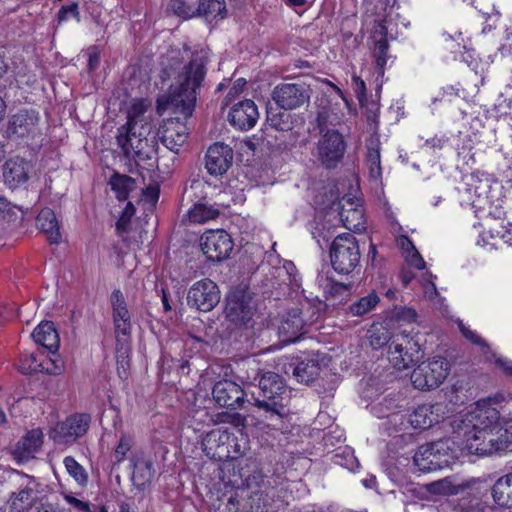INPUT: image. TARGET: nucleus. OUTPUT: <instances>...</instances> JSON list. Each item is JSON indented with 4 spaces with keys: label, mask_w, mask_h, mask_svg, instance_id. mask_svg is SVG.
<instances>
[{
    "label": "nucleus",
    "mask_w": 512,
    "mask_h": 512,
    "mask_svg": "<svg viewBox=\"0 0 512 512\" xmlns=\"http://www.w3.org/2000/svg\"><path fill=\"white\" fill-rule=\"evenodd\" d=\"M420 345L406 330L394 333L388 347V358L397 370L409 368L418 361Z\"/></svg>",
    "instance_id": "9d476101"
},
{
    "label": "nucleus",
    "mask_w": 512,
    "mask_h": 512,
    "mask_svg": "<svg viewBox=\"0 0 512 512\" xmlns=\"http://www.w3.org/2000/svg\"><path fill=\"white\" fill-rule=\"evenodd\" d=\"M225 313L235 325L253 328L256 313L254 290L246 283L233 287L226 297Z\"/></svg>",
    "instance_id": "0eeeda50"
},
{
    "label": "nucleus",
    "mask_w": 512,
    "mask_h": 512,
    "mask_svg": "<svg viewBox=\"0 0 512 512\" xmlns=\"http://www.w3.org/2000/svg\"><path fill=\"white\" fill-rule=\"evenodd\" d=\"M191 418L194 423L199 425H210L216 423L214 416L210 414L206 407H200L191 412Z\"/></svg>",
    "instance_id": "8fccbe9b"
},
{
    "label": "nucleus",
    "mask_w": 512,
    "mask_h": 512,
    "mask_svg": "<svg viewBox=\"0 0 512 512\" xmlns=\"http://www.w3.org/2000/svg\"><path fill=\"white\" fill-rule=\"evenodd\" d=\"M147 108L148 104L144 99L136 100L133 102L130 109L128 110L127 123L119 128V133L137 130L138 122L141 121L140 118L144 115Z\"/></svg>",
    "instance_id": "ea45409f"
},
{
    "label": "nucleus",
    "mask_w": 512,
    "mask_h": 512,
    "mask_svg": "<svg viewBox=\"0 0 512 512\" xmlns=\"http://www.w3.org/2000/svg\"><path fill=\"white\" fill-rule=\"evenodd\" d=\"M161 142L169 150L177 153L188 137L187 127L178 120L170 119L157 133Z\"/></svg>",
    "instance_id": "4be33fe9"
},
{
    "label": "nucleus",
    "mask_w": 512,
    "mask_h": 512,
    "mask_svg": "<svg viewBox=\"0 0 512 512\" xmlns=\"http://www.w3.org/2000/svg\"><path fill=\"white\" fill-rule=\"evenodd\" d=\"M208 55L205 51L196 52L190 62L184 66L180 75L179 86L170 89L166 98V106H172L185 118H189L195 108L197 89L200 88L206 75Z\"/></svg>",
    "instance_id": "20e7f679"
},
{
    "label": "nucleus",
    "mask_w": 512,
    "mask_h": 512,
    "mask_svg": "<svg viewBox=\"0 0 512 512\" xmlns=\"http://www.w3.org/2000/svg\"><path fill=\"white\" fill-rule=\"evenodd\" d=\"M311 98L310 86L303 82L280 83L272 91V99L284 110H295L307 104Z\"/></svg>",
    "instance_id": "9b49d317"
},
{
    "label": "nucleus",
    "mask_w": 512,
    "mask_h": 512,
    "mask_svg": "<svg viewBox=\"0 0 512 512\" xmlns=\"http://www.w3.org/2000/svg\"><path fill=\"white\" fill-rule=\"evenodd\" d=\"M38 228L45 233L50 243H58L61 240L58 220L53 210L44 208L36 219Z\"/></svg>",
    "instance_id": "7c9ffc66"
},
{
    "label": "nucleus",
    "mask_w": 512,
    "mask_h": 512,
    "mask_svg": "<svg viewBox=\"0 0 512 512\" xmlns=\"http://www.w3.org/2000/svg\"><path fill=\"white\" fill-rule=\"evenodd\" d=\"M220 211L214 205L206 202H197L188 211V217L191 222L204 223L209 220L215 219L219 216Z\"/></svg>",
    "instance_id": "c9c22d12"
},
{
    "label": "nucleus",
    "mask_w": 512,
    "mask_h": 512,
    "mask_svg": "<svg viewBox=\"0 0 512 512\" xmlns=\"http://www.w3.org/2000/svg\"><path fill=\"white\" fill-rule=\"evenodd\" d=\"M464 485L456 483L452 478H444L439 481L432 482L427 485V490L434 495L451 496L457 495L463 491Z\"/></svg>",
    "instance_id": "e433bc0d"
},
{
    "label": "nucleus",
    "mask_w": 512,
    "mask_h": 512,
    "mask_svg": "<svg viewBox=\"0 0 512 512\" xmlns=\"http://www.w3.org/2000/svg\"><path fill=\"white\" fill-rule=\"evenodd\" d=\"M157 142L155 137L152 139V147H148L146 150H141L139 146H133L132 150L135 154L136 160L139 162L146 163L149 167H154L157 163Z\"/></svg>",
    "instance_id": "a18cd8bd"
},
{
    "label": "nucleus",
    "mask_w": 512,
    "mask_h": 512,
    "mask_svg": "<svg viewBox=\"0 0 512 512\" xmlns=\"http://www.w3.org/2000/svg\"><path fill=\"white\" fill-rule=\"evenodd\" d=\"M367 166L369 170V176L375 181H379L382 176L380 151L378 145L368 147L367 152Z\"/></svg>",
    "instance_id": "79ce46f5"
},
{
    "label": "nucleus",
    "mask_w": 512,
    "mask_h": 512,
    "mask_svg": "<svg viewBox=\"0 0 512 512\" xmlns=\"http://www.w3.org/2000/svg\"><path fill=\"white\" fill-rule=\"evenodd\" d=\"M450 372V363L441 356H435L420 363L411 374L416 389L431 390L439 387Z\"/></svg>",
    "instance_id": "6e6552de"
},
{
    "label": "nucleus",
    "mask_w": 512,
    "mask_h": 512,
    "mask_svg": "<svg viewBox=\"0 0 512 512\" xmlns=\"http://www.w3.org/2000/svg\"><path fill=\"white\" fill-rule=\"evenodd\" d=\"M493 501L500 507L512 508V472L499 477L492 486Z\"/></svg>",
    "instance_id": "c756f323"
},
{
    "label": "nucleus",
    "mask_w": 512,
    "mask_h": 512,
    "mask_svg": "<svg viewBox=\"0 0 512 512\" xmlns=\"http://www.w3.org/2000/svg\"><path fill=\"white\" fill-rule=\"evenodd\" d=\"M133 466L132 483L139 491H144L154 477L153 462L144 457H133L131 459Z\"/></svg>",
    "instance_id": "bb28decb"
},
{
    "label": "nucleus",
    "mask_w": 512,
    "mask_h": 512,
    "mask_svg": "<svg viewBox=\"0 0 512 512\" xmlns=\"http://www.w3.org/2000/svg\"><path fill=\"white\" fill-rule=\"evenodd\" d=\"M43 434L39 429H33L19 440L14 449V455L21 461H27L40 449Z\"/></svg>",
    "instance_id": "cd10ccee"
},
{
    "label": "nucleus",
    "mask_w": 512,
    "mask_h": 512,
    "mask_svg": "<svg viewBox=\"0 0 512 512\" xmlns=\"http://www.w3.org/2000/svg\"><path fill=\"white\" fill-rule=\"evenodd\" d=\"M228 120L240 130H249L256 124V105L253 100L246 99L235 104L228 115Z\"/></svg>",
    "instance_id": "5701e85b"
},
{
    "label": "nucleus",
    "mask_w": 512,
    "mask_h": 512,
    "mask_svg": "<svg viewBox=\"0 0 512 512\" xmlns=\"http://www.w3.org/2000/svg\"><path fill=\"white\" fill-rule=\"evenodd\" d=\"M200 247L208 260L221 262L230 256L234 243L226 231L209 230L201 236Z\"/></svg>",
    "instance_id": "f8f14e48"
},
{
    "label": "nucleus",
    "mask_w": 512,
    "mask_h": 512,
    "mask_svg": "<svg viewBox=\"0 0 512 512\" xmlns=\"http://www.w3.org/2000/svg\"><path fill=\"white\" fill-rule=\"evenodd\" d=\"M233 443H234V448H235V450H234L235 457L245 456L247 454V451L250 450L248 440L246 439V437L243 434H241L240 439L234 438Z\"/></svg>",
    "instance_id": "4d7b16f0"
},
{
    "label": "nucleus",
    "mask_w": 512,
    "mask_h": 512,
    "mask_svg": "<svg viewBox=\"0 0 512 512\" xmlns=\"http://www.w3.org/2000/svg\"><path fill=\"white\" fill-rule=\"evenodd\" d=\"M319 374V366L316 360L307 359L298 362L293 368V376L300 383L308 384Z\"/></svg>",
    "instance_id": "f704fd0d"
},
{
    "label": "nucleus",
    "mask_w": 512,
    "mask_h": 512,
    "mask_svg": "<svg viewBox=\"0 0 512 512\" xmlns=\"http://www.w3.org/2000/svg\"><path fill=\"white\" fill-rule=\"evenodd\" d=\"M399 396L385 397L379 403L372 406L373 414L378 418L392 417L396 422L401 417L395 412V409L400 406Z\"/></svg>",
    "instance_id": "58836bf2"
},
{
    "label": "nucleus",
    "mask_w": 512,
    "mask_h": 512,
    "mask_svg": "<svg viewBox=\"0 0 512 512\" xmlns=\"http://www.w3.org/2000/svg\"><path fill=\"white\" fill-rule=\"evenodd\" d=\"M352 85L355 93L357 94L358 98L361 99L365 97L366 95V85L365 82L361 79V77L354 74L352 76Z\"/></svg>",
    "instance_id": "052dcab7"
},
{
    "label": "nucleus",
    "mask_w": 512,
    "mask_h": 512,
    "mask_svg": "<svg viewBox=\"0 0 512 512\" xmlns=\"http://www.w3.org/2000/svg\"><path fill=\"white\" fill-rule=\"evenodd\" d=\"M417 313L414 309L408 307L396 308L393 312V320L402 327L404 325L412 324L416 321Z\"/></svg>",
    "instance_id": "de8ad7c7"
},
{
    "label": "nucleus",
    "mask_w": 512,
    "mask_h": 512,
    "mask_svg": "<svg viewBox=\"0 0 512 512\" xmlns=\"http://www.w3.org/2000/svg\"><path fill=\"white\" fill-rule=\"evenodd\" d=\"M405 258L409 265H411L417 269L425 268L426 263L416 249L413 250L411 253H408L407 255H405Z\"/></svg>",
    "instance_id": "bf43d9fd"
},
{
    "label": "nucleus",
    "mask_w": 512,
    "mask_h": 512,
    "mask_svg": "<svg viewBox=\"0 0 512 512\" xmlns=\"http://www.w3.org/2000/svg\"><path fill=\"white\" fill-rule=\"evenodd\" d=\"M379 301V296L375 292H372L352 303L349 307V311L353 316H362L373 310Z\"/></svg>",
    "instance_id": "a19ab883"
},
{
    "label": "nucleus",
    "mask_w": 512,
    "mask_h": 512,
    "mask_svg": "<svg viewBox=\"0 0 512 512\" xmlns=\"http://www.w3.org/2000/svg\"><path fill=\"white\" fill-rule=\"evenodd\" d=\"M32 337L37 344H40L52 353L56 352L59 348V335L52 322H41L34 329Z\"/></svg>",
    "instance_id": "c85d7f7f"
},
{
    "label": "nucleus",
    "mask_w": 512,
    "mask_h": 512,
    "mask_svg": "<svg viewBox=\"0 0 512 512\" xmlns=\"http://www.w3.org/2000/svg\"><path fill=\"white\" fill-rule=\"evenodd\" d=\"M369 343L373 349H379L391 342L393 335L382 325H372L369 330Z\"/></svg>",
    "instance_id": "37998d69"
},
{
    "label": "nucleus",
    "mask_w": 512,
    "mask_h": 512,
    "mask_svg": "<svg viewBox=\"0 0 512 512\" xmlns=\"http://www.w3.org/2000/svg\"><path fill=\"white\" fill-rule=\"evenodd\" d=\"M100 63V55L94 48L92 51L89 52V59H88V70L89 72H93L97 69Z\"/></svg>",
    "instance_id": "69168bd1"
},
{
    "label": "nucleus",
    "mask_w": 512,
    "mask_h": 512,
    "mask_svg": "<svg viewBox=\"0 0 512 512\" xmlns=\"http://www.w3.org/2000/svg\"><path fill=\"white\" fill-rule=\"evenodd\" d=\"M91 417L86 413H77L66 418L65 421L55 425L50 437L58 444L75 442L88 431Z\"/></svg>",
    "instance_id": "ddd939ff"
},
{
    "label": "nucleus",
    "mask_w": 512,
    "mask_h": 512,
    "mask_svg": "<svg viewBox=\"0 0 512 512\" xmlns=\"http://www.w3.org/2000/svg\"><path fill=\"white\" fill-rule=\"evenodd\" d=\"M65 499L69 504L73 505L78 510L83 512H91L90 504L88 502H84L70 495H67Z\"/></svg>",
    "instance_id": "e2e57ef3"
},
{
    "label": "nucleus",
    "mask_w": 512,
    "mask_h": 512,
    "mask_svg": "<svg viewBox=\"0 0 512 512\" xmlns=\"http://www.w3.org/2000/svg\"><path fill=\"white\" fill-rule=\"evenodd\" d=\"M386 23L387 20H384L383 22L379 23L378 30H376L375 34L373 35L375 46L372 53L376 62V81H378L380 77L382 78L384 76L387 61L390 58V56L387 53L388 41L386 39V34L388 28L386 26Z\"/></svg>",
    "instance_id": "393cba45"
},
{
    "label": "nucleus",
    "mask_w": 512,
    "mask_h": 512,
    "mask_svg": "<svg viewBox=\"0 0 512 512\" xmlns=\"http://www.w3.org/2000/svg\"><path fill=\"white\" fill-rule=\"evenodd\" d=\"M64 465L69 475L80 485H85L88 482V475L85 469L72 456L64 458Z\"/></svg>",
    "instance_id": "c03bdc74"
},
{
    "label": "nucleus",
    "mask_w": 512,
    "mask_h": 512,
    "mask_svg": "<svg viewBox=\"0 0 512 512\" xmlns=\"http://www.w3.org/2000/svg\"><path fill=\"white\" fill-rule=\"evenodd\" d=\"M29 163L23 158H12L3 166V177L5 183L14 189L28 179Z\"/></svg>",
    "instance_id": "a878e982"
},
{
    "label": "nucleus",
    "mask_w": 512,
    "mask_h": 512,
    "mask_svg": "<svg viewBox=\"0 0 512 512\" xmlns=\"http://www.w3.org/2000/svg\"><path fill=\"white\" fill-rule=\"evenodd\" d=\"M313 321L312 317L305 319L298 307H291L281 315L276 334L281 342L294 343L304 333V327Z\"/></svg>",
    "instance_id": "2eb2a0df"
},
{
    "label": "nucleus",
    "mask_w": 512,
    "mask_h": 512,
    "mask_svg": "<svg viewBox=\"0 0 512 512\" xmlns=\"http://www.w3.org/2000/svg\"><path fill=\"white\" fill-rule=\"evenodd\" d=\"M234 438L227 430L220 428L208 432L202 439L201 445L205 455L215 461L224 462L235 458L231 454V444Z\"/></svg>",
    "instance_id": "dca6fc26"
},
{
    "label": "nucleus",
    "mask_w": 512,
    "mask_h": 512,
    "mask_svg": "<svg viewBox=\"0 0 512 512\" xmlns=\"http://www.w3.org/2000/svg\"><path fill=\"white\" fill-rule=\"evenodd\" d=\"M168 10L172 11L175 15L188 19L195 17V9L186 4L184 0H170Z\"/></svg>",
    "instance_id": "09e8293b"
},
{
    "label": "nucleus",
    "mask_w": 512,
    "mask_h": 512,
    "mask_svg": "<svg viewBox=\"0 0 512 512\" xmlns=\"http://www.w3.org/2000/svg\"><path fill=\"white\" fill-rule=\"evenodd\" d=\"M438 512H472L470 507H466L465 503L458 506L452 500H445L437 506Z\"/></svg>",
    "instance_id": "864d4df0"
},
{
    "label": "nucleus",
    "mask_w": 512,
    "mask_h": 512,
    "mask_svg": "<svg viewBox=\"0 0 512 512\" xmlns=\"http://www.w3.org/2000/svg\"><path fill=\"white\" fill-rule=\"evenodd\" d=\"M458 327L463 336L467 340L482 347L486 346L485 341L479 335H477L476 332L472 331L469 327L465 326V324L462 321H458Z\"/></svg>",
    "instance_id": "603ef678"
},
{
    "label": "nucleus",
    "mask_w": 512,
    "mask_h": 512,
    "mask_svg": "<svg viewBox=\"0 0 512 512\" xmlns=\"http://www.w3.org/2000/svg\"><path fill=\"white\" fill-rule=\"evenodd\" d=\"M187 302L190 307L202 312H209L220 302V290L212 280L202 279L190 287Z\"/></svg>",
    "instance_id": "4468645a"
},
{
    "label": "nucleus",
    "mask_w": 512,
    "mask_h": 512,
    "mask_svg": "<svg viewBox=\"0 0 512 512\" xmlns=\"http://www.w3.org/2000/svg\"><path fill=\"white\" fill-rule=\"evenodd\" d=\"M233 149L222 142L212 144L205 155V167L212 176L224 175L233 164Z\"/></svg>",
    "instance_id": "a211bd4d"
},
{
    "label": "nucleus",
    "mask_w": 512,
    "mask_h": 512,
    "mask_svg": "<svg viewBox=\"0 0 512 512\" xmlns=\"http://www.w3.org/2000/svg\"><path fill=\"white\" fill-rule=\"evenodd\" d=\"M160 194V186L159 184H150L143 191V195L145 199L150 202L152 205H155L159 199Z\"/></svg>",
    "instance_id": "13d9d810"
},
{
    "label": "nucleus",
    "mask_w": 512,
    "mask_h": 512,
    "mask_svg": "<svg viewBox=\"0 0 512 512\" xmlns=\"http://www.w3.org/2000/svg\"><path fill=\"white\" fill-rule=\"evenodd\" d=\"M111 190L115 193L116 198L124 201L128 198L129 193L135 187V179L118 172H114L109 180Z\"/></svg>",
    "instance_id": "72a5a7b5"
},
{
    "label": "nucleus",
    "mask_w": 512,
    "mask_h": 512,
    "mask_svg": "<svg viewBox=\"0 0 512 512\" xmlns=\"http://www.w3.org/2000/svg\"><path fill=\"white\" fill-rule=\"evenodd\" d=\"M39 121L40 116L36 110H19L9 118L6 134L15 140L34 137L39 131Z\"/></svg>",
    "instance_id": "f3484780"
},
{
    "label": "nucleus",
    "mask_w": 512,
    "mask_h": 512,
    "mask_svg": "<svg viewBox=\"0 0 512 512\" xmlns=\"http://www.w3.org/2000/svg\"><path fill=\"white\" fill-rule=\"evenodd\" d=\"M342 91L334 84L327 82L323 97L319 99L317 123L322 136L317 145V154L322 163L333 167L342 158L345 142L342 134L328 126L339 124L343 118L342 105H346Z\"/></svg>",
    "instance_id": "f03ea898"
},
{
    "label": "nucleus",
    "mask_w": 512,
    "mask_h": 512,
    "mask_svg": "<svg viewBox=\"0 0 512 512\" xmlns=\"http://www.w3.org/2000/svg\"><path fill=\"white\" fill-rule=\"evenodd\" d=\"M289 118L290 115L287 113L279 112L272 108L267 110V122L277 130L286 131L290 129Z\"/></svg>",
    "instance_id": "49530a36"
},
{
    "label": "nucleus",
    "mask_w": 512,
    "mask_h": 512,
    "mask_svg": "<svg viewBox=\"0 0 512 512\" xmlns=\"http://www.w3.org/2000/svg\"><path fill=\"white\" fill-rule=\"evenodd\" d=\"M195 16H202L206 21L224 19L227 16L225 0H199Z\"/></svg>",
    "instance_id": "2f4dec72"
},
{
    "label": "nucleus",
    "mask_w": 512,
    "mask_h": 512,
    "mask_svg": "<svg viewBox=\"0 0 512 512\" xmlns=\"http://www.w3.org/2000/svg\"><path fill=\"white\" fill-rule=\"evenodd\" d=\"M510 423H512V410H510L507 414H504L502 417L500 416L501 428L497 432V436H501L506 428H510L512 430V426H509Z\"/></svg>",
    "instance_id": "338daca9"
},
{
    "label": "nucleus",
    "mask_w": 512,
    "mask_h": 512,
    "mask_svg": "<svg viewBox=\"0 0 512 512\" xmlns=\"http://www.w3.org/2000/svg\"><path fill=\"white\" fill-rule=\"evenodd\" d=\"M398 246L402 249V251L407 255L408 253H411L413 250H415V246L411 242V240L406 236H400L397 239Z\"/></svg>",
    "instance_id": "0e129e2a"
},
{
    "label": "nucleus",
    "mask_w": 512,
    "mask_h": 512,
    "mask_svg": "<svg viewBox=\"0 0 512 512\" xmlns=\"http://www.w3.org/2000/svg\"><path fill=\"white\" fill-rule=\"evenodd\" d=\"M216 403L221 407L229 409L240 408L244 402V391L233 381H218L212 390Z\"/></svg>",
    "instance_id": "aec40b11"
},
{
    "label": "nucleus",
    "mask_w": 512,
    "mask_h": 512,
    "mask_svg": "<svg viewBox=\"0 0 512 512\" xmlns=\"http://www.w3.org/2000/svg\"><path fill=\"white\" fill-rule=\"evenodd\" d=\"M346 183H341L345 187ZM349 191L338 202H333L325 213L327 222L337 219V224H342L346 229L354 232L365 230L364 210L357 198L358 184L354 178L347 180Z\"/></svg>",
    "instance_id": "423d86ee"
},
{
    "label": "nucleus",
    "mask_w": 512,
    "mask_h": 512,
    "mask_svg": "<svg viewBox=\"0 0 512 512\" xmlns=\"http://www.w3.org/2000/svg\"><path fill=\"white\" fill-rule=\"evenodd\" d=\"M432 278V274H425L423 276L424 296L430 300L434 299L438 295V291L436 289L434 282L432 281Z\"/></svg>",
    "instance_id": "6e6d98bb"
},
{
    "label": "nucleus",
    "mask_w": 512,
    "mask_h": 512,
    "mask_svg": "<svg viewBox=\"0 0 512 512\" xmlns=\"http://www.w3.org/2000/svg\"><path fill=\"white\" fill-rule=\"evenodd\" d=\"M492 356L495 358L496 365L507 375L512 376V361L502 356H496L495 353Z\"/></svg>",
    "instance_id": "680f3d73"
},
{
    "label": "nucleus",
    "mask_w": 512,
    "mask_h": 512,
    "mask_svg": "<svg viewBox=\"0 0 512 512\" xmlns=\"http://www.w3.org/2000/svg\"><path fill=\"white\" fill-rule=\"evenodd\" d=\"M458 192L461 206L472 209L476 215L487 207L491 209L492 182L487 175L478 173L466 175ZM503 214L504 211L497 209L493 215L489 210V216L484 220L483 230L479 232L476 240L479 247L492 251L498 249L501 242L512 247V223L501 220Z\"/></svg>",
    "instance_id": "f257e3e1"
},
{
    "label": "nucleus",
    "mask_w": 512,
    "mask_h": 512,
    "mask_svg": "<svg viewBox=\"0 0 512 512\" xmlns=\"http://www.w3.org/2000/svg\"><path fill=\"white\" fill-rule=\"evenodd\" d=\"M148 125L142 124L139 131L133 130V131H126V132H120L117 135V143L121 147L123 154L126 157H129L131 152H133L132 147L133 146H139L141 147V150H146L148 147H152V139L149 140L146 137V134L149 132Z\"/></svg>",
    "instance_id": "b1692460"
},
{
    "label": "nucleus",
    "mask_w": 512,
    "mask_h": 512,
    "mask_svg": "<svg viewBox=\"0 0 512 512\" xmlns=\"http://www.w3.org/2000/svg\"><path fill=\"white\" fill-rule=\"evenodd\" d=\"M71 14L72 16L79 18V10H78V3L74 2L70 5H63L60 10L57 13V20L59 23L65 21L68 18V15Z\"/></svg>",
    "instance_id": "5fc2aeb1"
},
{
    "label": "nucleus",
    "mask_w": 512,
    "mask_h": 512,
    "mask_svg": "<svg viewBox=\"0 0 512 512\" xmlns=\"http://www.w3.org/2000/svg\"><path fill=\"white\" fill-rule=\"evenodd\" d=\"M36 493L32 488H23L18 493H12L8 505L10 512H26L36 500Z\"/></svg>",
    "instance_id": "473e14b6"
},
{
    "label": "nucleus",
    "mask_w": 512,
    "mask_h": 512,
    "mask_svg": "<svg viewBox=\"0 0 512 512\" xmlns=\"http://www.w3.org/2000/svg\"><path fill=\"white\" fill-rule=\"evenodd\" d=\"M473 403L464 408L452 421L453 436L434 443H429L435 463L440 468L450 467L464 452L479 456H489L472 451L469 448L471 436L476 433L474 421H471L470 408Z\"/></svg>",
    "instance_id": "7ed1b4c3"
},
{
    "label": "nucleus",
    "mask_w": 512,
    "mask_h": 512,
    "mask_svg": "<svg viewBox=\"0 0 512 512\" xmlns=\"http://www.w3.org/2000/svg\"><path fill=\"white\" fill-rule=\"evenodd\" d=\"M132 447V439L129 436L122 435L118 445L115 448L114 456L117 463L122 462L127 453L130 451Z\"/></svg>",
    "instance_id": "3c124183"
},
{
    "label": "nucleus",
    "mask_w": 512,
    "mask_h": 512,
    "mask_svg": "<svg viewBox=\"0 0 512 512\" xmlns=\"http://www.w3.org/2000/svg\"><path fill=\"white\" fill-rule=\"evenodd\" d=\"M287 6L292 8L296 13L301 14L305 11L307 0H285Z\"/></svg>",
    "instance_id": "774afa93"
},
{
    "label": "nucleus",
    "mask_w": 512,
    "mask_h": 512,
    "mask_svg": "<svg viewBox=\"0 0 512 512\" xmlns=\"http://www.w3.org/2000/svg\"><path fill=\"white\" fill-rule=\"evenodd\" d=\"M258 386L262 397H258V418L264 417L268 420L265 426L279 429L285 413L284 383L277 373L267 372L261 376Z\"/></svg>",
    "instance_id": "39448f33"
},
{
    "label": "nucleus",
    "mask_w": 512,
    "mask_h": 512,
    "mask_svg": "<svg viewBox=\"0 0 512 512\" xmlns=\"http://www.w3.org/2000/svg\"><path fill=\"white\" fill-rule=\"evenodd\" d=\"M112 306V317L115 327V333L128 336L131 331L130 313L127 308L126 300L119 289H115L110 296Z\"/></svg>",
    "instance_id": "412c9836"
},
{
    "label": "nucleus",
    "mask_w": 512,
    "mask_h": 512,
    "mask_svg": "<svg viewBox=\"0 0 512 512\" xmlns=\"http://www.w3.org/2000/svg\"><path fill=\"white\" fill-rule=\"evenodd\" d=\"M414 464L422 472H432L440 470L436 465L434 455L429 444L419 447L414 457Z\"/></svg>",
    "instance_id": "4c0bfd02"
},
{
    "label": "nucleus",
    "mask_w": 512,
    "mask_h": 512,
    "mask_svg": "<svg viewBox=\"0 0 512 512\" xmlns=\"http://www.w3.org/2000/svg\"><path fill=\"white\" fill-rule=\"evenodd\" d=\"M446 414L444 403L423 404L409 414L408 422L415 429H426L444 419Z\"/></svg>",
    "instance_id": "6ab92c4d"
},
{
    "label": "nucleus",
    "mask_w": 512,
    "mask_h": 512,
    "mask_svg": "<svg viewBox=\"0 0 512 512\" xmlns=\"http://www.w3.org/2000/svg\"><path fill=\"white\" fill-rule=\"evenodd\" d=\"M330 257L336 272L351 273L360 261L359 245L356 238L349 233L338 235L331 245Z\"/></svg>",
    "instance_id": "1a4fd4ad"
}]
</instances>
